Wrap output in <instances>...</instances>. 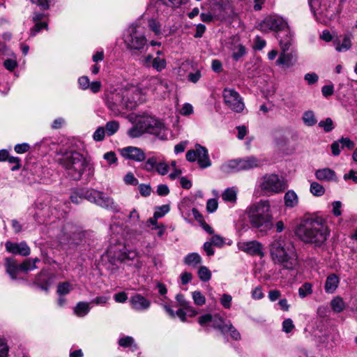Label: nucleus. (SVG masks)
Instances as JSON below:
<instances>
[{
  "mask_svg": "<svg viewBox=\"0 0 357 357\" xmlns=\"http://www.w3.org/2000/svg\"><path fill=\"white\" fill-rule=\"evenodd\" d=\"M56 161L66 170L68 176L73 180L79 181L84 173H87L88 178L93 176V165L77 151L61 149L56 153Z\"/></svg>",
  "mask_w": 357,
  "mask_h": 357,
  "instance_id": "nucleus-1",
  "label": "nucleus"
},
{
  "mask_svg": "<svg viewBox=\"0 0 357 357\" xmlns=\"http://www.w3.org/2000/svg\"><path fill=\"white\" fill-rule=\"evenodd\" d=\"M142 91L139 86H129L116 90L107 95L106 100L109 109L117 116L135 108L138 103L143 102Z\"/></svg>",
  "mask_w": 357,
  "mask_h": 357,
  "instance_id": "nucleus-2",
  "label": "nucleus"
},
{
  "mask_svg": "<svg viewBox=\"0 0 357 357\" xmlns=\"http://www.w3.org/2000/svg\"><path fill=\"white\" fill-rule=\"evenodd\" d=\"M269 254L274 264L288 270L294 269L298 265V255L291 241L280 236L269 245Z\"/></svg>",
  "mask_w": 357,
  "mask_h": 357,
  "instance_id": "nucleus-3",
  "label": "nucleus"
},
{
  "mask_svg": "<svg viewBox=\"0 0 357 357\" xmlns=\"http://www.w3.org/2000/svg\"><path fill=\"white\" fill-rule=\"evenodd\" d=\"M132 126L127 133L131 138H137L144 134L154 135L159 139H167L168 130L160 120L148 115L130 116Z\"/></svg>",
  "mask_w": 357,
  "mask_h": 357,
  "instance_id": "nucleus-4",
  "label": "nucleus"
},
{
  "mask_svg": "<svg viewBox=\"0 0 357 357\" xmlns=\"http://www.w3.org/2000/svg\"><path fill=\"white\" fill-rule=\"evenodd\" d=\"M297 236L305 243L321 245L327 239L328 231L321 218L304 220L296 231Z\"/></svg>",
  "mask_w": 357,
  "mask_h": 357,
  "instance_id": "nucleus-5",
  "label": "nucleus"
},
{
  "mask_svg": "<svg viewBox=\"0 0 357 357\" xmlns=\"http://www.w3.org/2000/svg\"><path fill=\"white\" fill-rule=\"evenodd\" d=\"M250 224L259 232L266 234L273 227V217L268 201H260L246 209Z\"/></svg>",
  "mask_w": 357,
  "mask_h": 357,
  "instance_id": "nucleus-6",
  "label": "nucleus"
},
{
  "mask_svg": "<svg viewBox=\"0 0 357 357\" xmlns=\"http://www.w3.org/2000/svg\"><path fill=\"white\" fill-rule=\"evenodd\" d=\"M83 199L113 212H118L120 209L112 197L95 189H81L73 192L70 195L71 202L77 204H79Z\"/></svg>",
  "mask_w": 357,
  "mask_h": 357,
  "instance_id": "nucleus-7",
  "label": "nucleus"
},
{
  "mask_svg": "<svg viewBox=\"0 0 357 357\" xmlns=\"http://www.w3.org/2000/svg\"><path fill=\"white\" fill-rule=\"evenodd\" d=\"M123 40L127 49L142 51L147 45L144 27L138 23L131 24L124 31Z\"/></svg>",
  "mask_w": 357,
  "mask_h": 357,
  "instance_id": "nucleus-8",
  "label": "nucleus"
},
{
  "mask_svg": "<svg viewBox=\"0 0 357 357\" xmlns=\"http://www.w3.org/2000/svg\"><path fill=\"white\" fill-rule=\"evenodd\" d=\"M260 189L266 195H272L283 192L287 187L284 179L275 174H266L259 181Z\"/></svg>",
  "mask_w": 357,
  "mask_h": 357,
  "instance_id": "nucleus-9",
  "label": "nucleus"
},
{
  "mask_svg": "<svg viewBox=\"0 0 357 357\" xmlns=\"http://www.w3.org/2000/svg\"><path fill=\"white\" fill-rule=\"evenodd\" d=\"M222 96L225 105L232 111L241 112L244 109L243 99L236 90L225 88L222 91Z\"/></svg>",
  "mask_w": 357,
  "mask_h": 357,
  "instance_id": "nucleus-10",
  "label": "nucleus"
},
{
  "mask_svg": "<svg viewBox=\"0 0 357 357\" xmlns=\"http://www.w3.org/2000/svg\"><path fill=\"white\" fill-rule=\"evenodd\" d=\"M261 30L263 31H284L288 29L287 22L281 17L277 15H271L266 17L260 24Z\"/></svg>",
  "mask_w": 357,
  "mask_h": 357,
  "instance_id": "nucleus-11",
  "label": "nucleus"
},
{
  "mask_svg": "<svg viewBox=\"0 0 357 357\" xmlns=\"http://www.w3.org/2000/svg\"><path fill=\"white\" fill-rule=\"evenodd\" d=\"M139 87L142 89V98H143V96L146 93V91H144L142 88H144V90L155 92L159 89V88L167 89L168 85L167 83L162 79L160 77L152 76L144 79L141 83V86ZM142 100H144V99Z\"/></svg>",
  "mask_w": 357,
  "mask_h": 357,
  "instance_id": "nucleus-12",
  "label": "nucleus"
},
{
  "mask_svg": "<svg viewBox=\"0 0 357 357\" xmlns=\"http://www.w3.org/2000/svg\"><path fill=\"white\" fill-rule=\"evenodd\" d=\"M119 152L126 160L142 162L146 159L144 151L138 147L130 146L119 149Z\"/></svg>",
  "mask_w": 357,
  "mask_h": 357,
  "instance_id": "nucleus-13",
  "label": "nucleus"
},
{
  "mask_svg": "<svg viewBox=\"0 0 357 357\" xmlns=\"http://www.w3.org/2000/svg\"><path fill=\"white\" fill-rule=\"evenodd\" d=\"M239 250L251 255L264 256L262 251V245L257 241H242L238 243Z\"/></svg>",
  "mask_w": 357,
  "mask_h": 357,
  "instance_id": "nucleus-14",
  "label": "nucleus"
},
{
  "mask_svg": "<svg viewBox=\"0 0 357 357\" xmlns=\"http://www.w3.org/2000/svg\"><path fill=\"white\" fill-rule=\"evenodd\" d=\"M130 302L132 308L136 311H145L151 306V301L139 294L132 296Z\"/></svg>",
  "mask_w": 357,
  "mask_h": 357,
  "instance_id": "nucleus-15",
  "label": "nucleus"
},
{
  "mask_svg": "<svg viewBox=\"0 0 357 357\" xmlns=\"http://www.w3.org/2000/svg\"><path fill=\"white\" fill-rule=\"evenodd\" d=\"M316 178L324 182H337V177L334 170L330 168H322L316 170L314 173Z\"/></svg>",
  "mask_w": 357,
  "mask_h": 357,
  "instance_id": "nucleus-16",
  "label": "nucleus"
},
{
  "mask_svg": "<svg viewBox=\"0 0 357 357\" xmlns=\"http://www.w3.org/2000/svg\"><path fill=\"white\" fill-rule=\"evenodd\" d=\"M317 21L323 24H328L335 17V13L333 10L323 9L321 5L317 7L315 12H312Z\"/></svg>",
  "mask_w": 357,
  "mask_h": 357,
  "instance_id": "nucleus-17",
  "label": "nucleus"
},
{
  "mask_svg": "<svg viewBox=\"0 0 357 357\" xmlns=\"http://www.w3.org/2000/svg\"><path fill=\"white\" fill-rule=\"evenodd\" d=\"M196 152L199 165L202 168H206L211 165L207 149L199 144L196 145Z\"/></svg>",
  "mask_w": 357,
  "mask_h": 357,
  "instance_id": "nucleus-18",
  "label": "nucleus"
},
{
  "mask_svg": "<svg viewBox=\"0 0 357 357\" xmlns=\"http://www.w3.org/2000/svg\"><path fill=\"white\" fill-rule=\"evenodd\" d=\"M287 51L281 52L279 57L276 61V63L278 66H281L284 68H290L295 63L296 59L292 53H288Z\"/></svg>",
  "mask_w": 357,
  "mask_h": 357,
  "instance_id": "nucleus-19",
  "label": "nucleus"
},
{
  "mask_svg": "<svg viewBox=\"0 0 357 357\" xmlns=\"http://www.w3.org/2000/svg\"><path fill=\"white\" fill-rule=\"evenodd\" d=\"M333 45L337 52H346L349 50L351 45V36L346 34L342 39L337 38L333 40Z\"/></svg>",
  "mask_w": 357,
  "mask_h": 357,
  "instance_id": "nucleus-20",
  "label": "nucleus"
},
{
  "mask_svg": "<svg viewBox=\"0 0 357 357\" xmlns=\"http://www.w3.org/2000/svg\"><path fill=\"white\" fill-rule=\"evenodd\" d=\"M240 169L243 170H249L255 167H258L262 165L260 160L255 157H248L244 159H239Z\"/></svg>",
  "mask_w": 357,
  "mask_h": 357,
  "instance_id": "nucleus-21",
  "label": "nucleus"
},
{
  "mask_svg": "<svg viewBox=\"0 0 357 357\" xmlns=\"http://www.w3.org/2000/svg\"><path fill=\"white\" fill-rule=\"evenodd\" d=\"M340 283V279L337 275L332 273L326 278L324 289L327 294H333L337 289Z\"/></svg>",
  "mask_w": 357,
  "mask_h": 357,
  "instance_id": "nucleus-22",
  "label": "nucleus"
},
{
  "mask_svg": "<svg viewBox=\"0 0 357 357\" xmlns=\"http://www.w3.org/2000/svg\"><path fill=\"white\" fill-rule=\"evenodd\" d=\"M238 188L236 187H230L226 188L222 193V199L225 202L235 204L237 200Z\"/></svg>",
  "mask_w": 357,
  "mask_h": 357,
  "instance_id": "nucleus-23",
  "label": "nucleus"
},
{
  "mask_svg": "<svg viewBox=\"0 0 357 357\" xmlns=\"http://www.w3.org/2000/svg\"><path fill=\"white\" fill-rule=\"evenodd\" d=\"M220 170L225 174H231L241 171L240 169L239 159L231 160L222 164L220 167Z\"/></svg>",
  "mask_w": 357,
  "mask_h": 357,
  "instance_id": "nucleus-24",
  "label": "nucleus"
},
{
  "mask_svg": "<svg viewBox=\"0 0 357 357\" xmlns=\"http://www.w3.org/2000/svg\"><path fill=\"white\" fill-rule=\"evenodd\" d=\"M202 261V257L197 252L189 253L183 258L184 264L193 268L197 267Z\"/></svg>",
  "mask_w": 357,
  "mask_h": 357,
  "instance_id": "nucleus-25",
  "label": "nucleus"
},
{
  "mask_svg": "<svg viewBox=\"0 0 357 357\" xmlns=\"http://www.w3.org/2000/svg\"><path fill=\"white\" fill-rule=\"evenodd\" d=\"M284 201L287 207L294 208L298 204V197L294 190H290L284 194Z\"/></svg>",
  "mask_w": 357,
  "mask_h": 357,
  "instance_id": "nucleus-26",
  "label": "nucleus"
},
{
  "mask_svg": "<svg viewBox=\"0 0 357 357\" xmlns=\"http://www.w3.org/2000/svg\"><path fill=\"white\" fill-rule=\"evenodd\" d=\"M91 303L88 302H79L73 308L74 314L78 317H85L90 311Z\"/></svg>",
  "mask_w": 357,
  "mask_h": 357,
  "instance_id": "nucleus-27",
  "label": "nucleus"
},
{
  "mask_svg": "<svg viewBox=\"0 0 357 357\" xmlns=\"http://www.w3.org/2000/svg\"><path fill=\"white\" fill-rule=\"evenodd\" d=\"M6 272L13 280L17 278L18 271H21L20 265L18 266L13 259L10 258L6 259Z\"/></svg>",
  "mask_w": 357,
  "mask_h": 357,
  "instance_id": "nucleus-28",
  "label": "nucleus"
},
{
  "mask_svg": "<svg viewBox=\"0 0 357 357\" xmlns=\"http://www.w3.org/2000/svg\"><path fill=\"white\" fill-rule=\"evenodd\" d=\"M292 34L289 31V29L286 31L285 38H282V36L278 34V38H280V46L282 51H288L292 41Z\"/></svg>",
  "mask_w": 357,
  "mask_h": 357,
  "instance_id": "nucleus-29",
  "label": "nucleus"
},
{
  "mask_svg": "<svg viewBox=\"0 0 357 357\" xmlns=\"http://www.w3.org/2000/svg\"><path fill=\"white\" fill-rule=\"evenodd\" d=\"M331 307L336 313L342 312L346 307V304L340 296H335L331 301Z\"/></svg>",
  "mask_w": 357,
  "mask_h": 357,
  "instance_id": "nucleus-30",
  "label": "nucleus"
},
{
  "mask_svg": "<svg viewBox=\"0 0 357 357\" xmlns=\"http://www.w3.org/2000/svg\"><path fill=\"white\" fill-rule=\"evenodd\" d=\"M40 260L38 258L34 259H26L21 265L20 270L24 272H28L36 268V263Z\"/></svg>",
  "mask_w": 357,
  "mask_h": 357,
  "instance_id": "nucleus-31",
  "label": "nucleus"
},
{
  "mask_svg": "<svg viewBox=\"0 0 357 357\" xmlns=\"http://www.w3.org/2000/svg\"><path fill=\"white\" fill-rule=\"evenodd\" d=\"M245 54V47L242 44H238L232 49V58L236 61L243 57Z\"/></svg>",
  "mask_w": 357,
  "mask_h": 357,
  "instance_id": "nucleus-32",
  "label": "nucleus"
},
{
  "mask_svg": "<svg viewBox=\"0 0 357 357\" xmlns=\"http://www.w3.org/2000/svg\"><path fill=\"white\" fill-rule=\"evenodd\" d=\"M310 192L316 197L322 196L325 193L324 187L317 182H312L310 184Z\"/></svg>",
  "mask_w": 357,
  "mask_h": 357,
  "instance_id": "nucleus-33",
  "label": "nucleus"
},
{
  "mask_svg": "<svg viewBox=\"0 0 357 357\" xmlns=\"http://www.w3.org/2000/svg\"><path fill=\"white\" fill-rule=\"evenodd\" d=\"M303 123L307 126H312L317 123V119L312 111L304 112L302 117Z\"/></svg>",
  "mask_w": 357,
  "mask_h": 357,
  "instance_id": "nucleus-34",
  "label": "nucleus"
},
{
  "mask_svg": "<svg viewBox=\"0 0 357 357\" xmlns=\"http://www.w3.org/2000/svg\"><path fill=\"white\" fill-rule=\"evenodd\" d=\"M312 294V285L310 282H305L298 289V295L301 298H304Z\"/></svg>",
  "mask_w": 357,
  "mask_h": 357,
  "instance_id": "nucleus-35",
  "label": "nucleus"
},
{
  "mask_svg": "<svg viewBox=\"0 0 357 357\" xmlns=\"http://www.w3.org/2000/svg\"><path fill=\"white\" fill-rule=\"evenodd\" d=\"M212 325L214 328H218L224 333L226 331V324L224 321V319L218 314H215L213 316V320L211 321Z\"/></svg>",
  "mask_w": 357,
  "mask_h": 357,
  "instance_id": "nucleus-36",
  "label": "nucleus"
},
{
  "mask_svg": "<svg viewBox=\"0 0 357 357\" xmlns=\"http://www.w3.org/2000/svg\"><path fill=\"white\" fill-rule=\"evenodd\" d=\"M197 275L199 278L202 282H208L211 278V271L204 266H202L199 267Z\"/></svg>",
  "mask_w": 357,
  "mask_h": 357,
  "instance_id": "nucleus-37",
  "label": "nucleus"
},
{
  "mask_svg": "<svg viewBox=\"0 0 357 357\" xmlns=\"http://www.w3.org/2000/svg\"><path fill=\"white\" fill-rule=\"evenodd\" d=\"M72 290L73 285L68 282L59 283L57 286V294L59 296L68 294Z\"/></svg>",
  "mask_w": 357,
  "mask_h": 357,
  "instance_id": "nucleus-38",
  "label": "nucleus"
},
{
  "mask_svg": "<svg viewBox=\"0 0 357 357\" xmlns=\"http://www.w3.org/2000/svg\"><path fill=\"white\" fill-rule=\"evenodd\" d=\"M271 135L277 145H282L286 142V139L283 135V130L282 129L273 130Z\"/></svg>",
  "mask_w": 357,
  "mask_h": 357,
  "instance_id": "nucleus-39",
  "label": "nucleus"
},
{
  "mask_svg": "<svg viewBox=\"0 0 357 357\" xmlns=\"http://www.w3.org/2000/svg\"><path fill=\"white\" fill-rule=\"evenodd\" d=\"M166 60L164 58L156 56L153 59L152 68L160 72L166 68Z\"/></svg>",
  "mask_w": 357,
  "mask_h": 357,
  "instance_id": "nucleus-40",
  "label": "nucleus"
},
{
  "mask_svg": "<svg viewBox=\"0 0 357 357\" xmlns=\"http://www.w3.org/2000/svg\"><path fill=\"white\" fill-rule=\"evenodd\" d=\"M158 160L156 157H151L146 160L144 164V169L149 172H154L156 169Z\"/></svg>",
  "mask_w": 357,
  "mask_h": 357,
  "instance_id": "nucleus-41",
  "label": "nucleus"
},
{
  "mask_svg": "<svg viewBox=\"0 0 357 357\" xmlns=\"http://www.w3.org/2000/svg\"><path fill=\"white\" fill-rule=\"evenodd\" d=\"M148 25L149 29L153 31L155 35L159 36L162 33L161 32V24L155 19H149L148 21Z\"/></svg>",
  "mask_w": 357,
  "mask_h": 357,
  "instance_id": "nucleus-42",
  "label": "nucleus"
},
{
  "mask_svg": "<svg viewBox=\"0 0 357 357\" xmlns=\"http://www.w3.org/2000/svg\"><path fill=\"white\" fill-rule=\"evenodd\" d=\"M119 128V123L116 121H109L105 125V130L109 136L113 135Z\"/></svg>",
  "mask_w": 357,
  "mask_h": 357,
  "instance_id": "nucleus-43",
  "label": "nucleus"
},
{
  "mask_svg": "<svg viewBox=\"0 0 357 357\" xmlns=\"http://www.w3.org/2000/svg\"><path fill=\"white\" fill-rule=\"evenodd\" d=\"M226 331L225 333H229L230 336L231 338L234 340H241V334L237 331V329L233 326V325L231 324L230 321H228L226 324Z\"/></svg>",
  "mask_w": 357,
  "mask_h": 357,
  "instance_id": "nucleus-44",
  "label": "nucleus"
},
{
  "mask_svg": "<svg viewBox=\"0 0 357 357\" xmlns=\"http://www.w3.org/2000/svg\"><path fill=\"white\" fill-rule=\"evenodd\" d=\"M192 299L194 303L199 306H202L205 304L206 298L204 295L199 291H196L192 292Z\"/></svg>",
  "mask_w": 357,
  "mask_h": 357,
  "instance_id": "nucleus-45",
  "label": "nucleus"
},
{
  "mask_svg": "<svg viewBox=\"0 0 357 357\" xmlns=\"http://www.w3.org/2000/svg\"><path fill=\"white\" fill-rule=\"evenodd\" d=\"M319 126L322 128L326 132L331 131L334 128L333 122L331 118H327L324 121H321L319 123Z\"/></svg>",
  "mask_w": 357,
  "mask_h": 357,
  "instance_id": "nucleus-46",
  "label": "nucleus"
},
{
  "mask_svg": "<svg viewBox=\"0 0 357 357\" xmlns=\"http://www.w3.org/2000/svg\"><path fill=\"white\" fill-rule=\"evenodd\" d=\"M106 130L103 127H98L93 132V139L96 142H101L104 139Z\"/></svg>",
  "mask_w": 357,
  "mask_h": 357,
  "instance_id": "nucleus-47",
  "label": "nucleus"
},
{
  "mask_svg": "<svg viewBox=\"0 0 357 357\" xmlns=\"http://www.w3.org/2000/svg\"><path fill=\"white\" fill-rule=\"evenodd\" d=\"M169 206L167 204L162 205L161 206H159L156 208L155 211L154 212L155 218H160L163 217L165 215H166L169 211Z\"/></svg>",
  "mask_w": 357,
  "mask_h": 357,
  "instance_id": "nucleus-48",
  "label": "nucleus"
},
{
  "mask_svg": "<svg viewBox=\"0 0 357 357\" xmlns=\"http://www.w3.org/2000/svg\"><path fill=\"white\" fill-rule=\"evenodd\" d=\"M4 67L9 71H13L17 66L16 57L8 59L3 62Z\"/></svg>",
  "mask_w": 357,
  "mask_h": 357,
  "instance_id": "nucleus-49",
  "label": "nucleus"
},
{
  "mask_svg": "<svg viewBox=\"0 0 357 357\" xmlns=\"http://www.w3.org/2000/svg\"><path fill=\"white\" fill-rule=\"evenodd\" d=\"M158 174L160 175H165L167 174L169 171V165L165 162L162 161H159L158 162V165L156 166L155 170Z\"/></svg>",
  "mask_w": 357,
  "mask_h": 357,
  "instance_id": "nucleus-50",
  "label": "nucleus"
},
{
  "mask_svg": "<svg viewBox=\"0 0 357 357\" xmlns=\"http://www.w3.org/2000/svg\"><path fill=\"white\" fill-rule=\"evenodd\" d=\"M43 29H47V24L46 22H36L35 26L30 30L31 36H36Z\"/></svg>",
  "mask_w": 357,
  "mask_h": 357,
  "instance_id": "nucleus-51",
  "label": "nucleus"
},
{
  "mask_svg": "<svg viewBox=\"0 0 357 357\" xmlns=\"http://www.w3.org/2000/svg\"><path fill=\"white\" fill-rule=\"evenodd\" d=\"M9 347L4 338H0V357H8Z\"/></svg>",
  "mask_w": 357,
  "mask_h": 357,
  "instance_id": "nucleus-52",
  "label": "nucleus"
},
{
  "mask_svg": "<svg viewBox=\"0 0 357 357\" xmlns=\"http://www.w3.org/2000/svg\"><path fill=\"white\" fill-rule=\"evenodd\" d=\"M232 297L227 294H222L220 298V303L225 309H229L231 305Z\"/></svg>",
  "mask_w": 357,
  "mask_h": 357,
  "instance_id": "nucleus-53",
  "label": "nucleus"
},
{
  "mask_svg": "<svg viewBox=\"0 0 357 357\" xmlns=\"http://www.w3.org/2000/svg\"><path fill=\"white\" fill-rule=\"evenodd\" d=\"M119 344L123 347H128L134 344V339L130 336L123 337L119 339Z\"/></svg>",
  "mask_w": 357,
  "mask_h": 357,
  "instance_id": "nucleus-54",
  "label": "nucleus"
},
{
  "mask_svg": "<svg viewBox=\"0 0 357 357\" xmlns=\"http://www.w3.org/2000/svg\"><path fill=\"white\" fill-rule=\"evenodd\" d=\"M202 77L201 70L197 69L195 72H190L188 75V79L190 82L197 83Z\"/></svg>",
  "mask_w": 357,
  "mask_h": 357,
  "instance_id": "nucleus-55",
  "label": "nucleus"
},
{
  "mask_svg": "<svg viewBox=\"0 0 357 357\" xmlns=\"http://www.w3.org/2000/svg\"><path fill=\"white\" fill-rule=\"evenodd\" d=\"M218 206V203L216 199H210L206 203V210L208 213L215 212Z\"/></svg>",
  "mask_w": 357,
  "mask_h": 357,
  "instance_id": "nucleus-56",
  "label": "nucleus"
},
{
  "mask_svg": "<svg viewBox=\"0 0 357 357\" xmlns=\"http://www.w3.org/2000/svg\"><path fill=\"white\" fill-rule=\"evenodd\" d=\"M342 203L340 201H335L332 203V213L336 216H340L342 215Z\"/></svg>",
  "mask_w": 357,
  "mask_h": 357,
  "instance_id": "nucleus-57",
  "label": "nucleus"
},
{
  "mask_svg": "<svg viewBox=\"0 0 357 357\" xmlns=\"http://www.w3.org/2000/svg\"><path fill=\"white\" fill-rule=\"evenodd\" d=\"M6 249L8 252L13 253L14 255H17L18 249H19V243H12L10 241H7L5 244Z\"/></svg>",
  "mask_w": 357,
  "mask_h": 357,
  "instance_id": "nucleus-58",
  "label": "nucleus"
},
{
  "mask_svg": "<svg viewBox=\"0 0 357 357\" xmlns=\"http://www.w3.org/2000/svg\"><path fill=\"white\" fill-rule=\"evenodd\" d=\"M109 298H110V297L109 296H97L94 299H93L90 303H91V304L103 305H105L108 302Z\"/></svg>",
  "mask_w": 357,
  "mask_h": 357,
  "instance_id": "nucleus-59",
  "label": "nucleus"
},
{
  "mask_svg": "<svg viewBox=\"0 0 357 357\" xmlns=\"http://www.w3.org/2000/svg\"><path fill=\"white\" fill-rule=\"evenodd\" d=\"M78 83L80 89L83 90L89 89L90 87V80L87 76H82L79 77Z\"/></svg>",
  "mask_w": 357,
  "mask_h": 357,
  "instance_id": "nucleus-60",
  "label": "nucleus"
},
{
  "mask_svg": "<svg viewBox=\"0 0 357 357\" xmlns=\"http://www.w3.org/2000/svg\"><path fill=\"white\" fill-rule=\"evenodd\" d=\"M254 43V49L257 50H261L266 45V40L259 36L255 37Z\"/></svg>",
  "mask_w": 357,
  "mask_h": 357,
  "instance_id": "nucleus-61",
  "label": "nucleus"
},
{
  "mask_svg": "<svg viewBox=\"0 0 357 357\" xmlns=\"http://www.w3.org/2000/svg\"><path fill=\"white\" fill-rule=\"evenodd\" d=\"M294 328V325L291 319H287L282 322V331L284 332L287 333H290Z\"/></svg>",
  "mask_w": 357,
  "mask_h": 357,
  "instance_id": "nucleus-62",
  "label": "nucleus"
},
{
  "mask_svg": "<svg viewBox=\"0 0 357 357\" xmlns=\"http://www.w3.org/2000/svg\"><path fill=\"white\" fill-rule=\"evenodd\" d=\"M137 257H138V253L136 251L130 250L123 255L122 260L126 263L130 260L132 261V260L137 259Z\"/></svg>",
  "mask_w": 357,
  "mask_h": 357,
  "instance_id": "nucleus-63",
  "label": "nucleus"
},
{
  "mask_svg": "<svg viewBox=\"0 0 357 357\" xmlns=\"http://www.w3.org/2000/svg\"><path fill=\"white\" fill-rule=\"evenodd\" d=\"M30 254V248L29 246L24 242L19 243V249L17 255H20L22 256H28Z\"/></svg>",
  "mask_w": 357,
  "mask_h": 357,
  "instance_id": "nucleus-64",
  "label": "nucleus"
}]
</instances>
